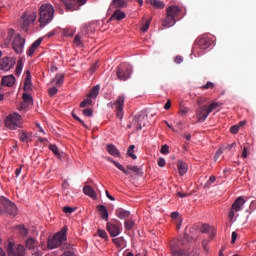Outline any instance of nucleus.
I'll return each mask as SVG.
<instances>
[{
    "label": "nucleus",
    "instance_id": "nucleus-1",
    "mask_svg": "<svg viewBox=\"0 0 256 256\" xmlns=\"http://www.w3.org/2000/svg\"><path fill=\"white\" fill-rule=\"evenodd\" d=\"M55 17V7L51 3H43L39 7V23L40 27L44 28Z\"/></svg>",
    "mask_w": 256,
    "mask_h": 256
},
{
    "label": "nucleus",
    "instance_id": "nucleus-2",
    "mask_svg": "<svg viewBox=\"0 0 256 256\" xmlns=\"http://www.w3.org/2000/svg\"><path fill=\"white\" fill-rule=\"evenodd\" d=\"M67 231V227H63L61 231L56 233L51 239H48V249L54 250L61 247L64 250V245H70V243H67Z\"/></svg>",
    "mask_w": 256,
    "mask_h": 256
},
{
    "label": "nucleus",
    "instance_id": "nucleus-3",
    "mask_svg": "<svg viewBox=\"0 0 256 256\" xmlns=\"http://www.w3.org/2000/svg\"><path fill=\"white\" fill-rule=\"evenodd\" d=\"M172 256H190L182 240L174 239L170 242Z\"/></svg>",
    "mask_w": 256,
    "mask_h": 256
},
{
    "label": "nucleus",
    "instance_id": "nucleus-4",
    "mask_svg": "<svg viewBox=\"0 0 256 256\" xmlns=\"http://www.w3.org/2000/svg\"><path fill=\"white\" fill-rule=\"evenodd\" d=\"M4 210L6 213H8V215H12V217L17 215V206L4 196H0V215L5 213Z\"/></svg>",
    "mask_w": 256,
    "mask_h": 256
},
{
    "label": "nucleus",
    "instance_id": "nucleus-5",
    "mask_svg": "<svg viewBox=\"0 0 256 256\" xmlns=\"http://www.w3.org/2000/svg\"><path fill=\"white\" fill-rule=\"evenodd\" d=\"M37 20L36 12H24L20 18L19 25L24 32L29 31V27Z\"/></svg>",
    "mask_w": 256,
    "mask_h": 256
},
{
    "label": "nucleus",
    "instance_id": "nucleus-6",
    "mask_svg": "<svg viewBox=\"0 0 256 256\" xmlns=\"http://www.w3.org/2000/svg\"><path fill=\"white\" fill-rule=\"evenodd\" d=\"M245 203H246V200L242 196H239L235 199V201L232 203L230 207V213H228L230 222L233 221L234 217L236 216V213H239V211H242Z\"/></svg>",
    "mask_w": 256,
    "mask_h": 256
},
{
    "label": "nucleus",
    "instance_id": "nucleus-7",
    "mask_svg": "<svg viewBox=\"0 0 256 256\" xmlns=\"http://www.w3.org/2000/svg\"><path fill=\"white\" fill-rule=\"evenodd\" d=\"M22 124V116L18 113L9 115L5 120V126L12 130H16L17 128L22 127Z\"/></svg>",
    "mask_w": 256,
    "mask_h": 256
},
{
    "label": "nucleus",
    "instance_id": "nucleus-8",
    "mask_svg": "<svg viewBox=\"0 0 256 256\" xmlns=\"http://www.w3.org/2000/svg\"><path fill=\"white\" fill-rule=\"evenodd\" d=\"M61 2L64 4L67 12H74L85 5L87 0H61Z\"/></svg>",
    "mask_w": 256,
    "mask_h": 256
},
{
    "label": "nucleus",
    "instance_id": "nucleus-9",
    "mask_svg": "<svg viewBox=\"0 0 256 256\" xmlns=\"http://www.w3.org/2000/svg\"><path fill=\"white\" fill-rule=\"evenodd\" d=\"M8 256H25V247L21 244L14 245L12 242L7 246Z\"/></svg>",
    "mask_w": 256,
    "mask_h": 256
},
{
    "label": "nucleus",
    "instance_id": "nucleus-10",
    "mask_svg": "<svg viewBox=\"0 0 256 256\" xmlns=\"http://www.w3.org/2000/svg\"><path fill=\"white\" fill-rule=\"evenodd\" d=\"M25 42L26 40L24 37L21 36V34H16L12 42V49L15 51L16 54L20 55L23 53Z\"/></svg>",
    "mask_w": 256,
    "mask_h": 256
},
{
    "label": "nucleus",
    "instance_id": "nucleus-11",
    "mask_svg": "<svg viewBox=\"0 0 256 256\" xmlns=\"http://www.w3.org/2000/svg\"><path fill=\"white\" fill-rule=\"evenodd\" d=\"M132 70L130 66H126L125 64H121L117 68L116 75L120 81H126L131 77Z\"/></svg>",
    "mask_w": 256,
    "mask_h": 256
},
{
    "label": "nucleus",
    "instance_id": "nucleus-12",
    "mask_svg": "<svg viewBox=\"0 0 256 256\" xmlns=\"http://www.w3.org/2000/svg\"><path fill=\"white\" fill-rule=\"evenodd\" d=\"M26 248L31 252L32 256H42L41 250L38 248V242L33 238H28Z\"/></svg>",
    "mask_w": 256,
    "mask_h": 256
},
{
    "label": "nucleus",
    "instance_id": "nucleus-13",
    "mask_svg": "<svg viewBox=\"0 0 256 256\" xmlns=\"http://www.w3.org/2000/svg\"><path fill=\"white\" fill-rule=\"evenodd\" d=\"M212 44L213 40L207 35L200 36L195 42V45L198 46L201 50L208 49Z\"/></svg>",
    "mask_w": 256,
    "mask_h": 256
},
{
    "label": "nucleus",
    "instance_id": "nucleus-14",
    "mask_svg": "<svg viewBox=\"0 0 256 256\" xmlns=\"http://www.w3.org/2000/svg\"><path fill=\"white\" fill-rule=\"evenodd\" d=\"M15 64H16L15 58L5 56L0 60V70L9 71L15 66Z\"/></svg>",
    "mask_w": 256,
    "mask_h": 256
},
{
    "label": "nucleus",
    "instance_id": "nucleus-15",
    "mask_svg": "<svg viewBox=\"0 0 256 256\" xmlns=\"http://www.w3.org/2000/svg\"><path fill=\"white\" fill-rule=\"evenodd\" d=\"M120 226V222H117V224L107 223L106 229L112 238L120 235Z\"/></svg>",
    "mask_w": 256,
    "mask_h": 256
},
{
    "label": "nucleus",
    "instance_id": "nucleus-16",
    "mask_svg": "<svg viewBox=\"0 0 256 256\" xmlns=\"http://www.w3.org/2000/svg\"><path fill=\"white\" fill-rule=\"evenodd\" d=\"M210 115L207 106H202L197 109L196 116L198 122H205L208 116Z\"/></svg>",
    "mask_w": 256,
    "mask_h": 256
},
{
    "label": "nucleus",
    "instance_id": "nucleus-17",
    "mask_svg": "<svg viewBox=\"0 0 256 256\" xmlns=\"http://www.w3.org/2000/svg\"><path fill=\"white\" fill-rule=\"evenodd\" d=\"M125 97L119 96L115 102L116 105V116L121 120L123 118V105H124Z\"/></svg>",
    "mask_w": 256,
    "mask_h": 256
},
{
    "label": "nucleus",
    "instance_id": "nucleus-18",
    "mask_svg": "<svg viewBox=\"0 0 256 256\" xmlns=\"http://www.w3.org/2000/svg\"><path fill=\"white\" fill-rule=\"evenodd\" d=\"M200 232L202 234H208L210 235V238H214L217 234V230L214 226H210L209 224H203L200 228Z\"/></svg>",
    "mask_w": 256,
    "mask_h": 256
},
{
    "label": "nucleus",
    "instance_id": "nucleus-19",
    "mask_svg": "<svg viewBox=\"0 0 256 256\" xmlns=\"http://www.w3.org/2000/svg\"><path fill=\"white\" fill-rule=\"evenodd\" d=\"M16 83V78L13 74H10L9 76H3L1 80V85L6 87H13Z\"/></svg>",
    "mask_w": 256,
    "mask_h": 256
},
{
    "label": "nucleus",
    "instance_id": "nucleus-20",
    "mask_svg": "<svg viewBox=\"0 0 256 256\" xmlns=\"http://www.w3.org/2000/svg\"><path fill=\"white\" fill-rule=\"evenodd\" d=\"M42 42H43V37H39L38 39H36L28 50V56L32 57L35 51L40 47Z\"/></svg>",
    "mask_w": 256,
    "mask_h": 256
},
{
    "label": "nucleus",
    "instance_id": "nucleus-21",
    "mask_svg": "<svg viewBox=\"0 0 256 256\" xmlns=\"http://www.w3.org/2000/svg\"><path fill=\"white\" fill-rule=\"evenodd\" d=\"M75 252V247L72 244H64L63 254L61 256H77Z\"/></svg>",
    "mask_w": 256,
    "mask_h": 256
},
{
    "label": "nucleus",
    "instance_id": "nucleus-22",
    "mask_svg": "<svg viewBox=\"0 0 256 256\" xmlns=\"http://www.w3.org/2000/svg\"><path fill=\"white\" fill-rule=\"evenodd\" d=\"M147 116H136L134 118V124H137V130H141L143 127L146 126Z\"/></svg>",
    "mask_w": 256,
    "mask_h": 256
},
{
    "label": "nucleus",
    "instance_id": "nucleus-23",
    "mask_svg": "<svg viewBox=\"0 0 256 256\" xmlns=\"http://www.w3.org/2000/svg\"><path fill=\"white\" fill-rule=\"evenodd\" d=\"M65 74H56L51 83L56 87H62L64 85Z\"/></svg>",
    "mask_w": 256,
    "mask_h": 256
},
{
    "label": "nucleus",
    "instance_id": "nucleus-24",
    "mask_svg": "<svg viewBox=\"0 0 256 256\" xmlns=\"http://www.w3.org/2000/svg\"><path fill=\"white\" fill-rule=\"evenodd\" d=\"M147 4H151L154 9L161 10L165 8V3L160 0H146Z\"/></svg>",
    "mask_w": 256,
    "mask_h": 256
},
{
    "label": "nucleus",
    "instance_id": "nucleus-25",
    "mask_svg": "<svg viewBox=\"0 0 256 256\" xmlns=\"http://www.w3.org/2000/svg\"><path fill=\"white\" fill-rule=\"evenodd\" d=\"M83 193H85L88 197H91V199H97V193L95 192V189L89 185L84 186Z\"/></svg>",
    "mask_w": 256,
    "mask_h": 256
},
{
    "label": "nucleus",
    "instance_id": "nucleus-26",
    "mask_svg": "<svg viewBox=\"0 0 256 256\" xmlns=\"http://www.w3.org/2000/svg\"><path fill=\"white\" fill-rule=\"evenodd\" d=\"M176 23V19L167 13L165 20H163V26L166 28L173 27Z\"/></svg>",
    "mask_w": 256,
    "mask_h": 256
},
{
    "label": "nucleus",
    "instance_id": "nucleus-27",
    "mask_svg": "<svg viewBox=\"0 0 256 256\" xmlns=\"http://www.w3.org/2000/svg\"><path fill=\"white\" fill-rule=\"evenodd\" d=\"M132 0H112L111 7L115 8H125L127 7V3Z\"/></svg>",
    "mask_w": 256,
    "mask_h": 256
},
{
    "label": "nucleus",
    "instance_id": "nucleus-28",
    "mask_svg": "<svg viewBox=\"0 0 256 256\" xmlns=\"http://www.w3.org/2000/svg\"><path fill=\"white\" fill-rule=\"evenodd\" d=\"M180 13V8L178 6H169L167 8V14L171 15V17H173L174 19L179 15Z\"/></svg>",
    "mask_w": 256,
    "mask_h": 256
},
{
    "label": "nucleus",
    "instance_id": "nucleus-29",
    "mask_svg": "<svg viewBox=\"0 0 256 256\" xmlns=\"http://www.w3.org/2000/svg\"><path fill=\"white\" fill-rule=\"evenodd\" d=\"M97 210L99 211L100 217H102L104 221H108V211L106 207L103 205H98Z\"/></svg>",
    "mask_w": 256,
    "mask_h": 256
},
{
    "label": "nucleus",
    "instance_id": "nucleus-30",
    "mask_svg": "<svg viewBox=\"0 0 256 256\" xmlns=\"http://www.w3.org/2000/svg\"><path fill=\"white\" fill-rule=\"evenodd\" d=\"M106 150L112 156H115V157H119L120 156V153H119L118 149L113 144H108L106 146Z\"/></svg>",
    "mask_w": 256,
    "mask_h": 256
},
{
    "label": "nucleus",
    "instance_id": "nucleus-31",
    "mask_svg": "<svg viewBox=\"0 0 256 256\" xmlns=\"http://www.w3.org/2000/svg\"><path fill=\"white\" fill-rule=\"evenodd\" d=\"M116 215H117L118 219L123 220V219H125L126 217H129L130 212L127 211V210H124V209H122V208H118V209L116 210Z\"/></svg>",
    "mask_w": 256,
    "mask_h": 256
},
{
    "label": "nucleus",
    "instance_id": "nucleus-32",
    "mask_svg": "<svg viewBox=\"0 0 256 256\" xmlns=\"http://www.w3.org/2000/svg\"><path fill=\"white\" fill-rule=\"evenodd\" d=\"M32 135L27 132H21L19 134V140L22 141L23 143H28L32 141Z\"/></svg>",
    "mask_w": 256,
    "mask_h": 256
},
{
    "label": "nucleus",
    "instance_id": "nucleus-33",
    "mask_svg": "<svg viewBox=\"0 0 256 256\" xmlns=\"http://www.w3.org/2000/svg\"><path fill=\"white\" fill-rule=\"evenodd\" d=\"M126 17L125 12L121 10H116L114 14L111 16V20L116 19L117 21H121Z\"/></svg>",
    "mask_w": 256,
    "mask_h": 256
},
{
    "label": "nucleus",
    "instance_id": "nucleus-34",
    "mask_svg": "<svg viewBox=\"0 0 256 256\" xmlns=\"http://www.w3.org/2000/svg\"><path fill=\"white\" fill-rule=\"evenodd\" d=\"M179 173L181 176H183L184 174H186L187 170H188V166L186 163H184L183 161H179L177 164Z\"/></svg>",
    "mask_w": 256,
    "mask_h": 256
},
{
    "label": "nucleus",
    "instance_id": "nucleus-35",
    "mask_svg": "<svg viewBox=\"0 0 256 256\" xmlns=\"http://www.w3.org/2000/svg\"><path fill=\"white\" fill-rule=\"evenodd\" d=\"M14 34H15V30H14V29H9V30H8V35H7V37H6L5 40H4L5 46H10Z\"/></svg>",
    "mask_w": 256,
    "mask_h": 256
},
{
    "label": "nucleus",
    "instance_id": "nucleus-36",
    "mask_svg": "<svg viewBox=\"0 0 256 256\" xmlns=\"http://www.w3.org/2000/svg\"><path fill=\"white\" fill-rule=\"evenodd\" d=\"M99 90H100V86L96 85L91 89L90 93L88 94V97L93 99L97 98V96L99 95Z\"/></svg>",
    "mask_w": 256,
    "mask_h": 256
},
{
    "label": "nucleus",
    "instance_id": "nucleus-37",
    "mask_svg": "<svg viewBox=\"0 0 256 256\" xmlns=\"http://www.w3.org/2000/svg\"><path fill=\"white\" fill-rule=\"evenodd\" d=\"M222 105L223 104L219 102H212V104H210V106H206V108L208 109V112L211 114L214 110L218 109Z\"/></svg>",
    "mask_w": 256,
    "mask_h": 256
},
{
    "label": "nucleus",
    "instance_id": "nucleus-38",
    "mask_svg": "<svg viewBox=\"0 0 256 256\" xmlns=\"http://www.w3.org/2000/svg\"><path fill=\"white\" fill-rule=\"evenodd\" d=\"M22 99H23L24 103H26L28 105H32L34 102L32 96L27 93H23Z\"/></svg>",
    "mask_w": 256,
    "mask_h": 256
},
{
    "label": "nucleus",
    "instance_id": "nucleus-39",
    "mask_svg": "<svg viewBox=\"0 0 256 256\" xmlns=\"http://www.w3.org/2000/svg\"><path fill=\"white\" fill-rule=\"evenodd\" d=\"M109 161H111L119 170H121L124 174H129V172L118 162L112 160V159H109Z\"/></svg>",
    "mask_w": 256,
    "mask_h": 256
},
{
    "label": "nucleus",
    "instance_id": "nucleus-40",
    "mask_svg": "<svg viewBox=\"0 0 256 256\" xmlns=\"http://www.w3.org/2000/svg\"><path fill=\"white\" fill-rule=\"evenodd\" d=\"M74 44L77 47H83V41H81V35L80 34H76L74 37Z\"/></svg>",
    "mask_w": 256,
    "mask_h": 256
},
{
    "label": "nucleus",
    "instance_id": "nucleus-41",
    "mask_svg": "<svg viewBox=\"0 0 256 256\" xmlns=\"http://www.w3.org/2000/svg\"><path fill=\"white\" fill-rule=\"evenodd\" d=\"M49 149H50L56 156H60L59 148H58L57 145H55V144H50V145H49Z\"/></svg>",
    "mask_w": 256,
    "mask_h": 256
},
{
    "label": "nucleus",
    "instance_id": "nucleus-42",
    "mask_svg": "<svg viewBox=\"0 0 256 256\" xmlns=\"http://www.w3.org/2000/svg\"><path fill=\"white\" fill-rule=\"evenodd\" d=\"M214 88H215L214 82H206V85L200 87L201 90H209Z\"/></svg>",
    "mask_w": 256,
    "mask_h": 256
},
{
    "label": "nucleus",
    "instance_id": "nucleus-43",
    "mask_svg": "<svg viewBox=\"0 0 256 256\" xmlns=\"http://www.w3.org/2000/svg\"><path fill=\"white\" fill-rule=\"evenodd\" d=\"M134 225L135 223L132 220H125V229L127 231L132 230Z\"/></svg>",
    "mask_w": 256,
    "mask_h": 256
},
{
    "label": "nucleus",
    "instance_id": "nucleus-44",
    "mask_svg": "<svg viewBox=\"0 0 256 256\" xmlns=\"http://www.w3.org/2000/svg\"><path fill=\"white\" fill-rule=\"evenodd\" d=\"M92 104H93V101H91V99H85L83 102L80 103V108H87Z\"/></svg>",
    "mask_w": 256,
    "mask_h": 256
},
{
    "label": "nucleus",
    "instance_id": "nucleus-45",
    "mask_svg": "<svg viewBox=\"0 0 256 256\" xmlns=\"http://www.w3.org/2000/svg\"><path fill=\"white\" fill-rule=\"evenodd\" d=\"M150 24H151V19L146 20V22L143 23V25H142V27H141V31H142L143 33L147 32L148 29H149Z\"/></svg>",
    "mask_w": 256,
    "mask_h": 256
},
{
    "label": "nucleus",
    "instance_id": "nucleus-46",
    "mask_svg": "<svg viewBox=\"0 0 256 256\" xmlns=\"http://www.w3.org/2000/svg\"><path fill=\"white\" fill-rule=\"evenodd\" d=\"M134 148L135 146L134 145H131L129 148H128V151H127V155L130 156L132 159H136V155L134 154Z\"/></svg>",
    "mask_w": 256,
    "mask_h": 256
},
{
    "label": "nucleus",
    "instance_id": "nucleus-47",
    "mask_svg": "<svg viewBox=\"0 0 256 256\" xmlns=\"http://www.w3.org/2000/svg\"><path fill=\"white\" fill-rule=\"evenodd\" d=\"M97 234H98V236H99L101 239H104V240H107V239H108V235H107V233H106L105 230L98 229Z\"/></svg>",
    "mask_w": 256,
    "mask_h": 256
},
{
    "label": "nucleus",
    "instance_id": "nucleus-48",
    "mask_svg": "<svg viewBox=\"0 0 256 256\" xmlns=\"http://www.w3.org/2000/svg\"><path fill=\"white\" fill-rule=\"evenodd\" d=\"M23 70V66L21 64V62H18L15 68V75L16 76H20Z\"/></svg>",
    "mask_w": 256,
    "mask_h": 256
},
{
    "label": "nucleus",
    "instance_id": "nucleus-49",
    "mask_svg": "<svg viewBox=\"0 0 256 256\" xmlns=\"http://www.w3.org/2000/svg\"><path fill=\"white\" fill-rule=\"evenodd\" d=\"M82 113L86 117H91V116H93V109L87 108V109L83 110Z\"/></svg>",
    "mask_w": 256,
    "mask_h": 256
},
{
    "label": "nucleus",
    "instance_id": "nucleus-50",
    "mask_svg": "<svg viewBox=\"0 0 256 256\" xmlns=\"http://www.w3.org/2000/svg\"><path fill=\"white\" fill-rule=\"evenodd\" d=\"M19 231H20V235L23 237L27 236L29 233L28 229L25 228L24 226H19Z\"/></svg>",
    "mask_w": 256,
    "mask_h": 256
},
{
    "label": "nucleus",
    "instance_id": "nucleus-51",
    "mask_svg": "<svg viewBox=\"0 0 256 256\" xmlns=\"http://www.w3.org/2000/svg\"><path fill=\"white\" fill-rule=\"evenodd\" d=\"M62 210L63 213H75V208L70 206H64Z\"/></svg>",
    "mask_w": 256,
    "mask_h": 256
},
{
    "label": "nucleus",
    "instance_id": "nucleus-52",
    "mask_svg": "<svg viewBox=\"0 0 256 256\" xmlns=\"http://www.w3.org/2000/svg\"><path fill=\"white\" fill-rule=\"evenodd\" d=\"M48 93H49L50 97H53L56 94H58V88L57 87H52V88L49 89Z\"/></svg>",
    "mask_w": 256,
    "mask_h": 256
},
{
    "label": "nucleus",
    "instance_id": "nucleus-53",
    "mask_svg": "<svg viewBox=\"0 0 256 256\" xmlns=\"http://www.w3.org/2000/svg\"><path fill=\"white\" fill-rule=\"evenodd\" d=\"M224 150L225 149L222 147L218 149V151H216V155H214V161H217L219 159V157L223 154Z\"/></svg>",
    "mask_w": 256,
    "mask_h": 256
},
{
    "label": "nucleus",
    "instance_id": "nucleus-54",
    "mask_svg": "<svg viewBox=\"0 0 256 256\" xmlns=\"http://www.w3.org/2000/svg\"><path fill=\"white\" fill-rule=\"evenodd\" d=\"M224 150H228V151H235L236 149V143H232L230 145H226V147H222Z\"/></svg>",
    "mask_w": 256,
    "mask_h": 256
},
{
    "label": "nucleus",
    "instance_id": "nucleus-55",
    "mask_svg": "<svg viewBox=\"0 0 256 256\" xmlns=\"http://www.w3.org/2000/svg\"><path fill=\"white\" fill-rule=\"evenodd\" d=\"M127 169L130 171H133L135 173H138L140 171V168H138L137 166H132V165H128Z\"/></svg>",
    "mask_w": 256,
    "mask_h": 256
},
{
    "label": "nucleus",
    "instance_id": "nucleus-56",
    "mask_svg": "<svg viewBox=\"0 0 256 256\" xmlns=\"http://www.w3.org/2000/svg\"><path fill=\"white\" fill-rule=\"evenodd\" d=\"M113 243L118 246V247H121L122 243H123V240L122 238H115L113 239Z\"/></svg>",
    "mask_w": 256,
    "mask_h": 256
},
{
    "label": "nucleus",
    "instance_id": "nucleus-57",
    "mask_svg": "<svg viewBox=\"0 0 256 256\" xmlns=\"http://www.w3.org/2000/svg\"><path fill=\"white\" fill-rule=\"evenodd\" d=\"M239 126H237V125H234V126H232L231 128H230V133L231 134H237L238 132H239Z\"/></svg>",
    "mask_w": 256,
    "mask_h": 256
},
{
    "label": "nucleus",
    "instance_id": "nucleus-58",
    "mask_svg": "<svg viewBox=\"0 0 256 256\" xmlns=\"http://www.w3.org/2000/svg\"><path fill=\"white\" fill-rule=\"evenodd\" d=\"M238 234L236 232H232L231 234V244H235L237 241Z\"/></svg>",
    "mask_w": 256,
    "mask_h": 256
},
{
    "label": "nucleus",
    "instance_id": "nucleus-59",
    "mask_svg": "<svg viewBox=\"0 0 256 256\" xmlns=\"http://www.w3.org/2000/svg\"><path fill=\"white\" fill-rule=\"evenodd\" d=\"M161 153L162 154H168L169 153V146L168 145H163L161 148Z\"/></svg>",
    "mask_w": 256,
    "mask_h": 256
},
{
    "label": "nucleus",
    "instance_id": "nucleus-60",
    "mask_svg": "<svg viewBox=\"0 0 256 256\" xmlns=\"http://www.w3.org/2000/svg\"><path fill=\"white\" fill-rule=\"evenodd\" d=\"M241 157L242 158H247L248 157L247 147H243Z\"/></svg>",
    "mask_w": 256,
    "mask_h": 256
},
{
    "label": "nucleus",
    "instance_id": "nucleus-61",
    "mask_svg": "<svg viewBox=\"0 0 256 256\" xmlns=\"http://www.w3.org/2000/svg\"><path fill=\"white\" fill-rule=\"evenodd\" d=\"M165 164H166L165 159H163V158H159V160H158V165H159V167H164V166H165Z\"/></svg>",
    "mask_w": 256,
    "mask_h": 256
},
{
    "label": "nucleus",
    "instance_id": "nucleus-62",
    "mask_svg": "<svg viewBox=\"0 0 256 256\" xmlns=\"http://www.w3.org/2000/svg\"><path fill=\"white\" fill-rule=\"evenodd\" d=\"M216 181V177L214 175L210 176V179H208V182L206 184L211 185Z\"/></svg>",
    "mask_w": 256,
    "mask_h": 256
},
{
    "label": "nucleus",
    "instance_id": "nucleus-63",
    "mask_svg": "<svg viewBox=\"0 0 256 256\" xmlns=\"http://www.w3.org/2000/svg\"><path fill=\"white\" fill-rule=\"evenodd\" d=\"M174 61L177 64H181L183 62V58H182V56L178 55V56H176Z\"/></svg>",
    "mask_w": 256,
    "mask_h": 256
},
{
    "label": "nucleus",
    "instance_id": "nucleus-64",
    "mask_svg": "<svg viewBox=\"0 0 256 256\" xmlns=\"http://www.w3.org/2000/svg\"><path fill=\"white\" fill-rule=\"evenodd\" d=\"M206 101H207V99H205V98H199V99L197 100V104H198V105H202V104H204Z\"/></svg>",
    "mask_w": 256,
    "mask_h": 256
}]
</instances>
